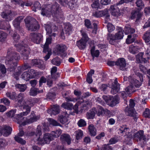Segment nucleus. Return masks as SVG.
Segmentation results:
<instances>
[{"label": "nucleus", "instance_id": "f257e3e1", "mask_svg": "<svg viewBox=\"0 0 150 150\" xmlns=\"http://www.w3.org/2000/svg\"><path fill=\"white\" fill-rule=\"evenodd\" d=\"M41 13L43 16H46L52 14L54 17L56 18V20L58 22L62 21L64 19L63 12L57 3H55L52 6L48 4L42 8Z\"/></svg>", "mask_w": 150, "mask_h": 150}, {"label": "nucleus", "instance_id": "f03ea898", "mask_svg": "<svg viewBox=\"0 0 150 150\" xmlns=\"http://www.w3.org/2000/svg\"><path fill=\"white\" fill-rule=\"evenodd\" d=\"M19 54L11 48L7 51V58L5 60L6 65L8 66V71L10 72L14 71L17 66V62L20 59Z\"/></svg>", "mask_w": 150, "mask_h": 150}, {"label": "nucleus", "instance_id": "7ed1b4c3", "mask_svg": "<svg viewBox=\"0 0 150 150\" xmlns=\"http://www.w3.org/2000/svg\"><path fill=\"white\" fill-rule=\"evenodd\" d=\"M16 111V110H10L7 114V115L8 116L11 118L14 117V118H16L18 121V123L23 126H24L27 124H30L36 121L39 118L38 116L35 115L33 111H32L30 116V118L27 119L26 121H23L22 120V118L18 116V114L15 115Z\"/></svg>", "mask_w": 150, "mask_h": 150}, {"label": "nucleus", "instance_id": "20e7f679", "mask_svg": "<svg viewBox=\"0 0 150 150\" xmlns=\"http://www.w3.org/2000/svg\"><path fill=\"white\" fill-rule=\"evenodd\" d=\"M118 30V31L115 34L110 33L108 34L107 38L110 44L114 45L117 40H121L123 38L124 35L122 29L120 27Z\"/></svg>", "mask_w": 150, "mask_h": 150}, {"label": "nucleus", "instance_id": "39448f33", "mask_svg": "<svg viewBox=\"0 0 150 150\" xmlns=\"http://www.w3.org/2000/svg\"><path fill=\"white\" fill-rule=\"evenodd\" d=\"M24 21L28 30L35 31L39 29V25L38 21L34 18L29 17L26 18Z\"/></svg>", "mask_w": 150, "mask_h": 150}, {"label": "nucleus", "instance_id": "423d86ee", "mask_svg": "<svg viewBox=\"0 0 150 150\" xmlns=\"http://www.w3.org/2000/svg\"><path fill=\"white\" fill-rule=\"evenodd\" d=\"M129 102V108L127 107L125 110V114L127 115L133 117L134 121H137L138 116L137 114L134 110L135 103L132 99H130Z\"/></svg>", "mask_w": 150, "mask_h": 150}, {"label": "nucleus", "instance_id": "0eeeda50", "mask_svg": "<svg viewBox=\"0 0 150 150\" xmlns=\"http://www.w3.org/2000/svg\"><path fill=\"white\" fill-rule=\"evenodd\" d=\"M103 98L107 105L111 107L115 106L120 102V98L116 95L114 96L104 95L103 96Z\"/></svg>", "mask_w": 150, "mask_h": 150}, {"label": "nucleus", "instance_id": "6e6552de", "mask_svg": "<svg viewBox=\"0 0 150 150\" xmlns=\"http://www.w3.org/2000/svg\"><path fill=\"white\" fill-rule=\"evenodd\" d=\"M15 46L17 51L20 52L24 56V59H28V56L30 54V50L28 46L25 45L24 46L20 44H16Z\"/></svg>", "mask_w": 150, "mask_h": 150}, {"label": "nucleus", "instance_id": "1a4fd4ad", "mask_svg": "<svg viewBox=\"0 0 150 150\" xmlns=\"http://www.w3.org/2000/svg\"><path fill=\"white\" fill-rule=\"evenodd\" d=\"M136 77L138 79H139L140 82L138 79H131L129 80V81L132 84V85L136 88H139L142 85V83L143 81V75L139 72L136 73Z\"/></svg>", "mask_w": 150, "mask_h": 150}, {"label": "nucleus", "instance_id": "9d476101", "mask_svg": "<svg viewBox=\"0 0 150 150\" xmlns=\"http://www.w3.org/2000/svg\"><path fill=\"white\" fill-rule=\"evenodd\" d=\"M22 106L23 107V109L25 110L26 111L21 113L18 115V116L19 117H21L22 118V120L24 121L25 118L23 117L24 116L27 115L30 112L31 108L32 107V105H30V103L27 101H25L24 103V104L22 105Z\"/></svg>", "mask_w": 150, "mask_h": 150}, {"label": "nucleus", "instance_id": "9b49d317", "mask_svg": "<svg viewBox=\"0 0 150 150\" xmlns=\"http://www.w3.org/2000/svg\"><path fill=\"white\" fill-rule=\"evenodd\" d=\"M16 14V13L11 10H6L1 13V16L2 18L7 21H9L13 19V17Z\"/></svg>", "mask_w": 150, "mask_h": 150}, {"label": "nucleus", "instance_id": "f8f14e48", "mask_svg": "<svg viewBox=\"0 0 150 150\" xmlns=\"http://www.w3.org/2000/svg\"><path fill=\"white\" fill-rule=\"evenodd\" d=\"M29 38L34 43L39 44L42 40L43 36L40 33H33L30 34Z\"/></svg>", "mask_w": 150, "mask_h": 150}, {"label": "nucleus", "instance_id": "ddd939ff", "mask_svg": "<svg viewBox=\"0 0 150 150\" xmlns=\"http://www.w3.org/2000/svg\"><path fill=\"white\" fill-rule=\"evenodd\" d=\"M51 134L48 133H45L44 135L43 139L38 138L37 144H38L43 145L45 144H49L52 139Z\"/></svg>", "mask_w": 150, "mask_h": 150}, {"label": "nucleus", "instance_id": "4468645a", "mask_svg": "<svg viewBox=\"0 0 150 150\" xmlns=\"http://www.w3.org/2000/svg\"><path fill=\"white\" fill-rule=\"evenodd\" d=\"M69 115L67 112H63L59 115L58 120L61 124H68L69 122Z\"/></svg>", "mask_w": 150, "mask_h": 150}, {"label": "nucleus", "instance_id": "2eb2a0df", "mask_svg": "<svg viewBox=\"0 0 150 150\" xmlns=\"http://www.w3.org/2000/svg\"><path fill=\"white\" fill-rule=\"evenodd\" d=\"M146 139V136L144 135V131L142 130H140L135 133L133 137V139L137 142L145 141Z\"/></svg>", "mask_w": 150, "mask_h": 150}, {"label": "nucleus", "instance_id": "dca6fc26", "mask_svg": "<svg viewBox=\"0 0 150 150\" xmlns=\"http://www.w3.org/2000/svg\"><path fill=\"white\" fill-rule=\"evenodd\" d=\"M93 16L97 18L105 16L106 19L108 20L110 17V15L108 13V10L106 9L103 11H96L93 12Z\"/></svg>", "mask_w": 150, "mask_h": 150}, {"label": "nucleus", "instance_id": "f3484780", "mask_svg": "<svg viewBox=\"0 0 150 150\" xmlns=\"http://www.w3.org/2000/svg\"><path fill=\"white\" fill-rule=\"evenodd\" d=\"M116 65L119 67V69L122 71L126 70L127 69L126 62L123 58L119 59L116 61Z\"/></svg>", "mask_w": 150, "mask_h": 150}, {"label": "nucleus", "instance_id": "a211bd4d", "mask_svg": "<svg viewBox=\"0 0 150 150\" xmlns=\"http://www.w3.org/2000/svg\"><path fill=\"white\" fill-rule=\"evenodd\" d=\"M111 92L112 94H115L117 93L120 89V84L118 83L117 79L116 78L114 82L112 83L111 86Z\"/></svg>", "mask_w": 150, "mask_h": 150}, {"label": "nucleus", "instance_id": "6ab92c4d", "mask_svg": "<svg viewBox=\"0 0 150 150\" xmlns=\"http://www.w3.org/2000/svg\"><path fill=\"white\" fill-rule=\"evenodd\" d=\"M47 112L51 115H55L60 112L59 106L57 105H54L51 106L50 109H48Z\"/></svg>", "mask_w": 150, "mask_h": 150}, {"label": "nucleus", "instance_id": "aec40b11", "mask_svg": "<svg viewBox=\"0 0 150 150\" xmlns=\"http://www.w3.org/2000/svg\"><path fill=\"white\" fill-rule=\"evenodd\" d=\"M12 128L10 126L5 125L2 127L1 130V135H3L4 136L8 137L11 133Z\"/></svg>", "mask_w": 150, "mask_h": 150}, {"label": "nucleus", "instance_id": "412c9836", "mask_svg": "<svg viewBox=\"0 0 150 150\" xmlns=\"http://www.w3.org/2000/svg\"><path fill=\"white\" fill-rule=\"evenodd\" d=\"M67 48L66 46L65 45L58 44L56 46L55 51L56 53L59 55L63 53L67 50Z\"/></svg>", "mask_w": 150, "mask_h": 150}, {"label": "nucleus", "instance_id": "4be33fe9", "mask_svg": "<svg viewBox=\"0 0 150 150\" xmlns=\"http://www.w3.org/2000/svg\"><path fill=\"white\" fill-rule=\"evenodd\" d=\"M110 9L112 16L117 17L120 15V13L119 9L117 6L112 5L110 6Z\"/></svg>", "mask_w": 150, "mask_h": 150}, {"label": "nucleus", "instance_id": "5701e85b", "mask_svg": "<svg viewBox=\"0 0 150 150\" xmlns=\"http://www.w3.org/2000/svg\"><path fill=\"white\" fill-rule=\"evenodd\" d=\"M25 96L23 93H20L17 96L18 105L19 107L22 106L25 101H28V99H25Z\"/></svg>", "mask_w": 150, "mask_h": 150}, {"label": "nucleus", "instance_id": "b1692460", "mask_svg": "<svg viewBox=\"0 0 150 150\" xmlns=\"http://www.w3.org/2000/svg\"><path fill=\"white\" fill-rule=\"evenodd\" d=\"M144 53L140 52L138 53L136 56L137 62V63H146L147 62L145 58L143 57Z\"/></svg>", "mask_w": 150, "mask_h": 150}, {"label": "nucleus", "instance_id": "393cba45", "mask_svg": "<svg viewBox=\"0 0 150 150\" xmlns=\"http://www.w3.org/2000/svg\"><path fill=\"white\" fill-rule=\"evenodd\" d=\"M23 16H19L17 17L13 21V25L16 28L20 31L21 28L19 26L21 21L23 19Z\"/></svg>", "mask_w": 150, "mask_h": 150}, {"label": "nucleus", "instance_id": "a878e982", "mask_svg": "<svg viewBox=\"0 0 150 150\" xmlns=\"http://www.w3.org/2000/svg\"><path fill=\"white\" fill-rule=\"evenodd\" d=\"M45 27L47 33L49 34L52 33V30L55 31L57 28L54 25H52L50 23L45 24Z\"/></svg>", "mask_w": 150, "mask_h": 150}, {"label": "nucleus", "instance_id": "bb28decb", "mask_svg": "<svg viewBox=\"0 0 150 150\" xmlns=\"http://www.w3.org/2000/svg\"><path fill=\"white\" fill-rule=\"evenodd\" d=\"M130 130L126 125H122L120 126L118 129V133L121 134H127L129 132Z\"/></svg>", "mask_w": 150, "mask_h": 150}, {"label": "nucleus", "instance_id": "cd10ccee", "mask_svg": "<svg viewBox=\"0 0 150 150\" xmlns=\"http://www.w3.org/2000/svg\"><path fill=\"white\" fill-rule=\"evenodd\" d=\"M87 42L84 40L83 38H81L80 40L77 41L76 45L79 49L81 50H83L86 47Z\"/></svg>", "mask_w": 150, "mask_h": 150}, {"label": "nucleus", "instance_id": "c85d7f7f", "mask_svg": "<svg viewBox=\"0 0 150 150\" xmlns=\"http://www.w3.org/2000/svg\"><path fill=\"white\" fill-rule=\"evenodd\" d=\"M60 138L61 141L63 142H66L68 145L71 144V138L69 134H63L61 136Z\"/></svg>", "mask_w": 150, "mask_h": 150}, {"label": "nucleus", "instance_id": "c756f323", "mask_svg": "<svg viewBox=\"0 0 150 150\" xmlns=\"http://www.w3.org/2000/svg\"><path fill=\"white\" fill-rule=\"evenodd\" d=\"M72 27L71 25L69 23H67L65 24L64 30L65 33L67 35H69L72 31Z\"/></svg>", "mask_w": 150, "mask_h": 150}, {"label": "nucleus", "instance_id": "7c9ffc66", "mask_svg": "<svg viewBox=\"0 0 150 150\" xmlns=\"http://www.w3.org/2000/svg\"><path fill=\"white\" fill-rule=\"evenodd\" d=\"M76 0H65L64 3L67 4L69 8L72 9L76 5Z\"/></svg>", "mask_w": 150, "mask_h": 150}, {"label": "nucleus", "instance_id": "2f4dec72", "mask_svg": "<svg viewBox=\"0 0 150 150\" xmlns=\"http://www.w3.org/2000/svg\"><path fill=\"white\" fill-rule=\"evenodd\" d=\"M131 19H134L136 18V21H137L141 17V15L140 12L138 11H134L132 13Z\"/></svg>", "mask_w": 150, "mask_h": 150}, {"label": "nucleus", "instance_id": "473e14b6", "mask_svg": "<svg viewBox=\"0 0 150 150\" xmlns=\"http://www.w3.org/2000/svg\"><path fill=\"white\" fill-rule=\"evenodd\" d=\"M88 129L90 134L91 136H94L96 135V134L97 130L93 125H89L88 127Z\"/></svg>", "mask_w": 150, "mask_h": 150}, {"label": "nucleus", "instance_id": "72a5a7b5", "mask_svg": "<svg viewBox=\"0 0 150 150\" xmlns=\"http://www.w3.org/2000/svg\"><path fill=\"white\" fill-rule=\"evenodd\" d=\"M124 29V31L126 34L133 33L135 32L134 29L131 28L130 25L129 24L126 25Z\"/></svg>", "mask_w": 150, "mask_h": 150}, {"label": "nucleus", "instance_id": "f704fd0d", "mask_svg": "<svg viewBox=\"0 0 150 150\" xmlns=\"http://www.w3.org/2000/svg\"><path fill=\"white\" fill-rule=\"evenodd\" d=\"M42 92V90L39 91L38 88H31L30 90L29 94L30 96H36L38 93Z\"/></svg>", "mask_w": 150, "mask_h": 150}, {"label": "nucleus", "instance_id": "c9c22d12", "mask_svg": "<svg viewBox=\"0 0 150 150\" xmlns=\"http://www.w3.org/2000/svg\"><path fill=\"white\" fill-rule=\"evenodd\" d=\"M21 76L22 79L26 81H28L30 79L34 77V76L30 75L29 72L28 71L23 72L21 75Z\"/></svg>", "mask_w": 150, "mask_h": 150}, {"label": "nucleus", "instance_id": "e433bc0d", "mask_svg": "<svg viewBox=\"0 0 150 150\" xmlns=\"http://www.w3.org/2000/svg\"><path fill=\"white\" fill-rule=\"evenodd\" d=\"M83 103V100L78 101L74 105V109L76 111H79V108L82 110V108L84 107Z\"/></svg>", "mask_w": 150, "mask_h": 150}, {"label": "nucleus", "instance_id": "4c0bfd02", "mask_svg": "<svg viewBox=\"0 0 150 150\" xmlns=\"http://www.w3.org/2000/svg\"><path fill=\"white\" fill-rule=\"evenodd\" d=\"M96 110L95 108H93L90 110L86 115L87 118L88 119H93L95 116Z\"/></svg>", "mask_w": 150, "mask_h": 150}, {"label": "nucleus", "instance_id": "58836bf2", "mask_svg": "<svg viewBox=\"0 0 150 150\" xmlns=\"http://www.w3.org/2000/svg\"><path fill=\"white\" fill-rule=\"evenodd\" d=\"M51 37H49L46 39V42L43 46V52L44 53H46L48 51L49 45L51 43Z\"/></svg>", "mask_w": 150, "mask_h": 150}, {"label": "nucleus", "instance_id": "ea45409f", "mask_svg": "<svg viewBox=\"0 0 150 150\" xmlns=\"http://www.w3.org/2000/svg\"><path fill=\"white\" fill-rule=\"evenodd\" d=\"M94 70L93 69H91L87 75L86 81L89 84L91 83L93 81L92 77V75L94 74Z\"/></svg>", "mask_w": 150, "mask_h": 150}, {"label": "nucleus", "instance_id": "a19ab883", "mask_svg": "<svg viewBox=\"0 0 150 150\" xmlns=\"http://www.w3.org/2000/svg\"><path fill=\"white\" fill-rule=\"evenodd\" d=\"M62 107L68 110H71L74 109V106L73 104L70 103H64L62 105Z\"/></svg>", "mask_w": 150, "mask_h": 150}, {"label": "nucleus", "instance_id": "79ce46f5", "mask_svg": "<svg viewBox=\"0 0 150 150\" xmlns=\"http://www.w3.org/2000/svg\"><path fill=\"white\" fill-rule=\"evenodd\" d=\"M143 38L145 42L150 44V31H146L144 34Z\"/></svg>", "mask_w": 150, "mask_h": 150}, {"label": "nucleus", "instance_id": "37998d69", "mask_svg": "<svg viewBox=\"0 0 150 150\" xmlns=\"http://www.w3.org/2000/svg\"><path fill=\"white\" fill-rule=\"evenodd\" d=\"M138 50L139 48L137 46L131 45L129 47V51L130 53L135 54L138 52Z\"/></svg>", "mask_w": 150, "mask_h": 150}, {"label": "nucleus", "instance_id": "c03bdc74", "mask_svg": "<svg viewBox=\"0 0 150 150\" xmlns=\"http://www.w3.org/2000/svg\"><path fill=\"white\" fill-rule=\"evenodd\" d=\"M6 96L10 99L16 100L17 96L15 92H7L6 93Z\"/></svg>", "mask_w": 150, "mask_h": 150}, {"label": "nucleus", "instance_id": "a18cd8bd", "mask_svg": "<svg viewBox=\"0 0 150 150\" xmlns=\"http://www.w3.org/2000/svg\"><path fill=\"white\" fill-rule=\"evenodd\" d=\"M15 87L18 89L19 91L21 92H23L25 91L27 88V86L25 84H17L15 85Z\"/></svg>", "mask_w": 150, "mask_h": 150}, {"label": "nucleus", "instance_id": "49530a36", "mask_svg": "<svg viewBox=\"0 0 150 150\" xmlns=\"http://www.w3.org/2000/svg\"><path fill=\"white\" fill-rule=\"evenodd\" d=\"M95 48L93 47L91 50V53L92 57L94 58V57H98L99 55V51L98 50H97L95 51Z\"/></svg>", "mask_w": 150, "mask_h": 150}, {"label": "nucleus", "instance_id": "de8ad7c7", "mask_svg": "<svg viewBox=\"0 0 150 150\" xmlns=\"http://www.w3.org/2000/svg\"><path fill=\"white\" fill-rule=\"evenodd\" d=\"M7 34L4 32L0 30V41L3 42L5 41L6 39Z\"/></svg>", "mask_w": 150, "mask_h": 150}, {"label": "nucleus", "instance_id": "09e8293b", "mask_svg": "<svg viewBox=\"0 0 150 150\" xmlns=\"http://www.w3.org/2000/svg\"><path fill=\"white\" fill-rule=\"evenodd\" d=\"M41 6L40 3L38 1L35 2L33 6H32V10L35 12H36L37 10H40L41 8Z\"/></svg>", "mask_w": 150, "mask_h": 150}, {"label": "nucleus", "instance_id": "8fccbe9b", "mask_svg": "<svg viewBox=\"0 0 150 150\" xmlns=\"http://www.w3.org/2000/svg\"><path fill=\"white\" fill-rule=\"evenodd\" d=\"M48 121L49 122L50 124L53 126H60L61 125L56 120L52 118H49L48 119Z\"/></svg>", "mask_w": 150, "mask_h": 150}, {"label": "nucleus", "instance_id": "3c124183", "mask_svg": "<svg viewBox=\"0 0 150 150\" xmlns=\"http://www.w3.org/2000/svg\"><path fill=\"white\" fill-rule=\"evenodd\" d=\"M125 91L128 94H131L135 92L136 90L134 89V86L132 85H130L126 88Z\"/></svg>", "mask_w": 150, "mask_h": 150}, {"label": "nucleus", "instance_id": "603ef678", "mask_svg": "<svg viewBox=\"0 0 150 150\" xmlns=\"http://www.w3.org/2000/svg\"><path fill=\"white\" fill-rule=\"evenodd\" d=\"M74 134L77 139L79 140L82 138L83 135V133L82 131L81 130H78L75 132Z\"/></svg>", "mask_w": 150, "mask_h": 150}, {"label": "nucleus", "instance_id": "864d4df0", "mask_svg": "<svg viewBox=\"0 0 150 150\" xmlns=\"http://www.w3.org/2000/svg\"><path fill=\"white\" fill-rule=\"evenodd\" d=\"M51 62L53 65L57 66L61 64L60 59L58 57H56L53 59Z\"/></svg>", "mask_w": 150, "mask_h": 150}, {"label": "nucleus", "instance_id": "5fc2aeb1", "mask_svg": "<svg viewBox=\"0 0 150 150\" xmlns=\"http://www.w3.org/2000/svg\"><path fill=\"white\" fill-rule=\"evenodd\" d=\"M62 133V130L60 129L52 131V136L55 137H57L61 135Z\"/></svg>", "mask_w": 150, "mask_h": 150}, {"label": "nucleus", "instance_id": "6e6d98bb", "mask_svg": "<svg viewBox=\"0 0 150 150\" xmlns=\"http://www.w3.org/2000/svg\"><path fill=\"white\" fill-rule=\"evenodd\" d=\"M39 100L40 99L38 98H34L29 99H28V101L30 103V105H31L33 106L35 103L38 102Z\"/></svg>", "mask_w": 150, "mask_h": 150}, {"label": "nucleus", "instance_id": "4d7b16f0", "mask_svg": "<svg viewBox=\"0 0 150 150\" xmlns=\"http://www.w3.org/2000/svg\"><path fill=\"white\" fill-rule=\"evenodd\" d=\"M20 1H21L19 4L21 3V6L22 7H23L24 6H30L32 4L30 1L28 0L24 1H22L21 0H20Z\"/></svg>", "mask_w": 150, "mask_h": 150}, {"label": "nucleus", "instance_id": "13d9d810", "mask_svg": "<svg viewBox=\"0 0 150 150\" xmlns=\"http://www.w3.org/2000/svg\"><path fill=\"white\" fill-rule=\"evenodd\" d=\"M6 23L4 21H0V29L6 30L8 29V27H10V25H9V23H8V27H6Z\"/></svg>", "mask_w": 150, "mask_h": 150}, {"label": "nucleus", "instance_id": "bf43d9fd", "mask_svg": "<svg viewBox=\"0 0 150 150\" xmlns=\"http://www.w3.org/2000/svg\"><path fill=\"white\" fill-rule=\"evenodd\" d=\"M14 138L16 142L22 144H25L26 143V142L25 140L18 136H15Z\"/></svg>", "mask_w": 150, "mask_h": 150}, {"label": "nucleus", "instance_id": "052dcab7", "mask_svg": "<svg viewBox=\"0 0 150 150\" xmlns=\"http://www.w3.org/2000/svg\"><path fill=\"white\" fill-rule=\"evenodd\" d=\"M119 141L118 137H115L111 138L109 141V143L110 144H114Z\"/></svg>", "mask_w": 150, "mask_h": 150}, {"label": "nucleus", "instance_id": "680f3d73", "mask_svg": "<svg viewBox=\"0 0 150 150\" xmlns=\"http://www.w3.org/2000/svg\"><path fill=\"white\" fill-rule=\"evenodd\" d=\"M18 71L15 72L13 74V77L17 80L19 79L18 77L23 71L21 69L19 70L18 68V67L17 68Z\"/></svg>", "mask_w": 150, "mask_h": 150}, {"label": "nucleus", "instance_id": "e2e57ef3", "mask_svg": "<svg viewBox=\"0 0 150 150\" xmlns=\"http://www.w3.org/2000/svg\"><path fill=\"white\" fill-rule=\"evenodd\" d=\"M31 67V66H30L28 63L24 64V65L22 66L18 67V68L19 69V70L21 69L23 71L27 69H28L30 68Z\"/></svg>", "mask_w": 150, "mask_h": 150}, {"label": "nucleus", "instance_id": "0e129e2a", "mask_svg": "<svg viewBox=\"0 0 150 150\" xmlns=\"http://www.w3.org/2000/svg\"><path fill=\"white\" fill-rule=\"evenodd\" d=\"M77 125L79 127H83L86 125V123L84 120L81 119L78 121Z\"/></svg>", "mask_w": 150, "mask_h": 150}, {"label": "nucleus", "instance_id": "69168bd1", "mask_svg": "<svg viewBox=\"0 0 150 150\" xmlns=\"http://www.w3.org/2000/svg\"><path fill=\"white\" fill-rule=\"evenodd\" d=\"M1 103H3L5 105L9 106L10 105V101L7 98H4L1 99Z\"/></svg>", "mask_w": 150, "mask_h": 150}, {"label": "nucleus", "instance_id": "338daca9", "mask_svg": "<svg viewBox=\"0 0 150 150\" xmlns=\"http://www.w3.org/2000/svg\"><path fill=\"white\" fill-rule=\"evenodd\" d=\"M143 116L146 118L150 117V110L148 108H146L143 113Z\"/></svg>", "mask_w": 150, "mask_h": 150}, {"label": "nucleus", "instance_id": "774afa93", "mask_svg": "<svg viewBox=\"0 0 150 150\" xmlns=\"http://www.w3.org/2000/svg\"><path fill=\"white\" fill-rule=\"evenodd\" d=\"M107 29L108 31L110 33L114 30L115 29L114 26L111 23H108L107 25Z\"/></svg>", "mask_w": 150, "mask_h": 150}]
</instances>
